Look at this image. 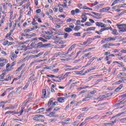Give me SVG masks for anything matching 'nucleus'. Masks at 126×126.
Segmentation results:
<instances>
[{"label": "nucleus", "instance_id": "1", "mask_svg": "<svg viewBox=\"0 0 126 126\" xmlns=\"http://www.w3.org/2000/svg\"><path fill=\"white\" fill-rule=\"evenodd\" d=\"M116 26H117L119 30V33H124L125 32H126V24L119 25H116Z\"/></svg>", "mask_w": 126, "mask_h": 126}, {"label": "nucleus", "instance_id": "2", "mask_svg": "<svg viewBox=\"0 0 126 126\" xmlns=\"http://www.w3.org/2000/svg\"><path fill=\"white\" fill-rule=\"evenodd\" d=\"M44 118V116L41 115H36L33 118L34 121H41L42 122H44V120H42L41 118Z\"/></svg>", "mask_w": 126, "mask_h": 126}, {"label": "nucleus", "instance_id": "3", "mask_svg": "<svg viewBox=\"0 0 126 126\" xmlns=\"http://www.w3.org/2000/svg\"><path fill=\"white\" fill-rule=\"evenodd\" d=\"M88 13H84L81 15V17L82 19V20L81 21L82 23H84V22H86V20H87V16H86L87 15H88Z\"/></svg>", "mask_w": 126, "mask_h": 126}, {"label": "nucleus", "instance_id": "4", "mask_svg": "<svg viewBox=\"0 0 126 126\" xmlns=\"http://www.w3.org/2000/svg\"><path fill=\"white\" fill-rule=\"evenodd\" d=\"M120 39H122L121 36H116L113 37H109V41H116V39L120 40Z\"/></svg>", "mask_w": 126, "mask_h": 126}, {"label": "nucleus", "instance_id": "5", "mask_svg": "<svg viewBox=\"0 0 126 126\" xmlns=\"http://www.w3.org/2000/svg\"><path fill=\"white\" fill-rule=\"evenodd\" d=\"M10 58L11 61H14L16 58H17V55H15L13 52H11L10 54Z\"/></svg>", "mask_w": 126, "mask_h": 126}, {"label": "nucleus", "instance_id": "6", "mask_svg": "<svg viewBox=\"0 0 126 126\" xmlns=\"http://www.w3.org/2000/svg\"><path fill=\"white\" fill-rule=\"evenodd\" d=\"M76 44H73L71 46V47L68 49V51L65 53V55H68L69 54V52H71L73 49L75 47Z\"/></svg>", "mask_w": 126, "mask_h": 126}, {"label": "nucleus", "instance_id": "7", "mask_svg": "<svg viewBox=\"0 0 126 126\" xmlns=\"http://www.w3.org/2000/svg\"><path fill=\"white\" fill-rule=\"evenodd\" d=\"M43 55H44V52H41L36 55H32L33 59H35V58H39V57L43 56Z\"/></svg>", "mask_w": 126, "mask_h": 126}, {"label": "nucleus", "instance_id": "8", "mask_svg": "<svg viewBox=\"0 0 126 126\" xmlns=\"http://www.w3.org/2000/svg\"><path fill=\"white\" fill-rule=\"evenodd\" d=\"M25 66V64H22L20 67H19L16 69V71L20 72V71H21V70H22V68H23V67H24Z\"/></svg>", "mask_w": 126, "mask_h": 126}, {"label": "nucleus", "instance_id": "9", "mask_svg": "<svg viewBox=\"0 0 126 126\" xmlns=\"http://www.w3.org/2000/svg\"><path fill=\"white\" fill-rule=\"evenodd\" d=\"M110 7H104L100 9V12H104V11H108L110 10Z\"/></svg>", "mask_w": 126, "mask_h": 126}, {"label": "nucleus", "instance_id": "10", "mask_svg": "<svg viewBox=\"0 0 126 126\" xmlns=\"http://www.w3.org/2000/svg\"><path fill=\"white\" fill-rule=\"evenodd\" d=\"M63 55H64V53L63 52H59L55 54V57L56 58H59V57H61L62 56H63Z\"/></svg>", "mask_w": 126, "mask_h": 126}, {"label": "nucleus", "instance_id": "11", "mask_svg": "<svg viewBox=\"0 0 126 126\" xmlns=\"http://www.w3.org/2000/svg\"><path fill=\"white\" fill-rule=\"evenodd\" d=\"M7 60L2 59V58H0V62H1L2 63H4V64L5 65V63H7Z\"/></svg>", "mask_w": 126, "mask_h": 126}, {"label": "nucleus", "instance_id": "12", "mask_svg": "<svg viewBox=\"0 0 126 126\" xmlns=\"http://www.w3.org/2000/svg\"><path fill=\"white\" fill-rule=\"evenodd\" d=\"M51 39H53V40H56V41L62 40V38L54 35H51Z\"/></svg>", "mask_w": 126, "mask_h": 126}, {"label": "nucleus", "instance_id": "13", "mask_svg": "<svg viewBox=\"0 0 126 126\" xmlns=\"http://www.w3.org/2000/svg\"><path fill=\"white\" fill-rule=\"evenodd\" d=\"M17 108V105H11V106L7 107L5 108V110H9L10 109H15Z\"/></svg>", "mask_w": 126, "mask_h": 126}, {"label": "nucleus", "instance_id": "14", "mask_svg": "<svg viewBox=\"0 0 126 126\" xmlns=\"http://www.w3.org/2000/svg\"><path fill=\"white\" fill-rule=\"evenodd\" d=\"M42 60H35L31 63L30 64V66L31 67L32 65H33V63H37L38 62H42Z\"/></svg>", "mask_w": 126, "mask_h": 126}, {"label": "nucleus", "instance_id": "15", "mask_svg": "<svg viewBox=\"0 0 126 126\" xmlns=\"http://www.w3.org/2000/svg\"><path fill=\"white\" fill-rule=\"evenodd\" d=\"M46 94H47V92H46V90H42V96L41 98L42 99H45Z\"/></svg>", "mask_w": 126, "mask_h": 126}, {"label": "nucleus", "instance_id": "16", "mask_svg": "<svg viewBox=\"0 0 126 126\" xmlns=\"http://www.w3.org/2000/svg\"><path fill=\"white\" fill-rule=\"evenodd\" d=\"M58 101L59 103H63L64 102V97H58Z\"/></svg>", "mask_w": 126, "mask_h": 126}, {"label": "nucleus", "instance_id": "17", "mask_svg": "<svg viewBox=\"0 0 126 126\" xmlns=\"http://www.w3.org/2000/svg\"><path fill=\"white\" fill-rule=\"evenodd\" d=\"M36 47L38 49H39L40 48H43V47H44V44H43L42 42H39L37 43Z\"/></svg>", "mask_w": 126, "mask_h": 126}, {"label": "nucleus", "instance_id": "18", "mask_svg": "<svg viewBox=\"0 0 126 126\" xmlns=\"http://www.w3.org/2000/svg\"><path fill=\"white\" fill-rule=\"evenodd\" d=\"M55 114H56V112H51L50 114H49V116L50 117H59V115H55Z\"/></svg>", "mask_w": 126, "mask_h": 126}, {"label": "nucleus", "instance_id": "19", "mask_svg": "<svg viewBox=\"0 0 126 126\" xmlns=\"http://www.w3.org/2000/svg\"><path fill=\"white\" fill-rule=\"evenodd\" d=\"M5 76V73H3L1 75H0V81H3L4 79L3 78Z\"/></svg>", "mask_w": 126, "mask_h": 126}, {"label": "nucleus", "instance_id": "20", "mask_svg": "<svg viewBox=\"0 0 126 126\" xmlns=\"http://www.w3.org/2000/svg\"><path fill=\"white\" fill-rule=\"evenodd\" d=\"M64 31L65 32H67V33H69V32H71L72 31V29L69 28H66L64 29Z\"/></svg>", "mask_w": 126, "mask_h": 126}, {"label": "nucleus", "instance_id": "21", "mask_svg": "<svg viewBox=\"0 0 126 126\" xmlns=\"http://www.w3.org/2000/svg\"><path fill=\"white\" fill-rule=\"evenodd\" d=\"M8 80H11V77H10V75H7L6 76V78L3 80V81H8Z\"/></svg>", "mask_w": 126, "mask_h": 126}, {"label": "nucleus", "instance_id": "22", "mask_svg": "<svg viewBox=\"0 0 126 126\" xmlns=\"http://www.w3.org/2000/svg\"><path fill=\"white\" fill-rule=\"evenodd\" d=\"M112 34L113 35H119V33L118 32V31L116 29H114L112 30Z\"/></svg>", "mask_w": 126, "mask_h": 126}, {"label": "nucleus", "instance_id": "23", "mask_svg": "<svg viewBox=\"0 0 126 126\" xmlns=\"http://www.w3.org/2000/svg\"><path fill=\"white\" fill-rule=\"evenodd\" d=\"M80 29H81V27L77 26L75 27L74 30H75V31H79V30H80Z\"/></svg>", "mask_w": 126, "mask_h": 126}, {"label": "nucleus", "instance_id": "24", "mask_svg": "<svg viewBox=\"0 0 126 126\" xmlns=\"http://www.w3.org/2000/svg\"><path fill=\"white\" fill-rule=\"evenodd\" d=\"M95 29H96V28L95 27H90L88 28L86 31H92L95 30Z\"/></svg>", "mask_w": 126, "mask_h": 126}, {"label": "nucleus", "instance_id": "25", "mask_svg": "<svg viewBox=\"0 0 126 126\" xmlns=\"http://www.w3.org/2000/svg\"><path fill=\"white\" fill-rule=\"evenodd\" d=\"M32 58L33 59V55H31L29 57L27 56L24 59V61H28V60H29V59Z\"/></svg>", "mask_w": 126, "mask_h": 126}, {"label": "nucleus", "instance_id": "26", "mask_svg": "<svg viewBox=\"0 0 126 126\" xmlns=\"http://www.w3.org/2000/svg\"><path fill=\"white\" fill-rule=\"evenodd\" d=\"M124 103H126V101L122 100L120 102V103H116L115 104V106H120V105H122V104H124Z\"/></svg>", "mask_w": 126, "mask_h": 126}, {"label": "nucleus", "instance_id": "27", "mask_svg": "<svg viewBox=\"0 0 126 126\" xmlns=\"http://www.w3.org/2000/svg\"><path fill=\"white\" fill-rule=\"evenodd\" d=\"M81 33L80 32H77V33H74L73 34V36H77V37H80L81 35H80Z\"/></svg>", "mask_w": 126, "mask_h": 126}, {"label": "nucleus", "instance_id": "28", "mask_svg": "<svg viewBox=\"0 0 126 126\" xmlns=\"http://www.w3.org/2000/svg\"><path fill=\"white\" fill-rule=\"evenodd\" d=\"M44 38L46 40H51V39L52 38V35L51 36L45 35V36H44Z\"/></svg>", "mask_w": 126, "mask_h": 126}, {"label": "nucleus", "instance_id": "29", "mask_svg": "<svg viewBox=\"0 0 126 126\" xmlns=\"http://www.w3.org/2000/svg\"><path fill=\"white\" fill-rule=\"evenodd\" d=\"M90 98V96L88 95V97H85L84 99L82 100L83 102H86V101H89V98Z\"/></svg>", "mask_w": 126, "mask_h": 126}, {"label": "nucleus", "instance_id": "30", "mask_svg": "<svg viewBox=\"0 0 126 126\" xmlns=\"http://www.w3.org/2000/svg\"><path fill=\"white\" fill-rule=\"evenodd\" d=\"M35 80V75H32V76L30 77V80H32V81H34Z\"/></svg>", "mask_w": 126, "mask_h": 126}, {"label": "nucleus", "instance_id": "31", "mask_svg": "<svg viewBox=\"0 0 126 126\" xmlns=\"http://www.w3.org/2000/svg\"><path fill=\"white\" fill-rule=\"evenodd\" d=\"M92 42V38H89L87 40V43H88V45H90L91 43Z\"/></svg>", "mask_w": 126, "mask_h": 126}, {"label": "nucleus", "instance_id": "32", "mask_svg": "<svg viewBox=\"0 0 126 126\" xmlns=\"http://www.w3.org/2000/svg\"><path fill=\"white\" fill-rule=\"evenodd\" d=\"M45 111V108H41L39 109L37 111V113H42V112H44Z\"/></svg>", "mask_w": 126, "mask_h": 126}, {"label": "nucleus", "instance_id": "33", "mask_svg": "<svg viewBox=\"0 0 126 126\" xmlns=\"http://www.w3.org/2000/svg\"><path fill=\"white\" fill-rule=\"evenodd\" d=\"M95 25L96 26H98V27H102V23L96 22L95 23Z\"/></svg>", "mask_w": 126, "mask_h": 126}, {"label": "nucleus", "instance_id": "34", "mask_svg": "<svg viewBox=\"0 0 126 126\" xmlns=\"http://www.w3.org/2000/svg\"><path fill=\"white\" fill-rule=\"evenodd\" d=\"M121 83H123V81H122V80H120L118 81L117 82H115L114 83V85H117L118 84H121Z\"/></svg>", "mask_w": 126, "mask_h": 126}, {"label": "nucleus", "instance_id": "35", "mask_svg": "<svg viewBox=\"0 0 126 126\" xmlns=\"http://www.w3.org/2000/svg\"><path fill=\"white\" fill-rule=\"evenodd\" d=\"M4 105H5L4 102L2 101L0 102V108L2 107V109H3V108H4Z\"/></svg>", "mask_w": 126, "mask_h": 126}, {"label": "nucleus", "instance_id": "36", "mask_svg": "<svg viewBox=\"0 0 126 126\" xmlns=\"http://www.w3.org/2000/svg\"><path fill=\"white\" fill-rule=\"evenodd\" d=\"M119 1H120V0H115L112 4L111 6L115 5V4H117V3H118V2H119Z\"/></svg>", "mask_w": 126, "mask_h": 126}, {"label": "nucleus", "instance_id": "37", "mask_svg": "<svg viewBox=\"0 0 126 126\" xmlns=\"http://www.w3.org/2000/svg\"><path fill=\"white\" fill-rule=\"evenodd\" d=\"M49 54H50V51H47L46 52H45L43 55V59H44V58H46V56H48Z\"/></svg>", "mask_w": 126, "mask_h": 126}, {"label": "nucleus", "instance_id": "38", "mask_svg": "<svg viewBox=\"0 0 126 126\" xmlns=\"http://www.w3.org/2000/svg\"><path fill=\"white\" fill-rule=\"evenodd\" d=\"M15 64H16V61H14V62L12 63L11 64V67H10V68H11L12 67H13V66L15 65Z\"/></svg>", "mask_w": 126, "mask_h": 126}, {"label": "nucleus", "instance_id": "39", "mask_svg": "<svg viewBox=\"0 0 126 126\" xmlns=\"http://www.w3.org/2000/svg\"><path fill=\"white\" fill-rule=\"evenodd\" d=\"M88 120H94V117H89L88 118H87L85 119V122H86V121H88Z\"/></svg>", "mask_w": 126, "mask_h": 126}, {"label": "nucleus", "instance_id": "40", "mask_svg": "<svg viewBox=\"0 0 126 126\" xmlns=\"http://www.w3.org/2000/svg\"><path fill=\"white\" fill-rule=\"evenodd\" d=\"M117 78H120V79H123L124 77H122V75L120 73L118 75H117Z\"/></svg>", "mask_w": 126, "mask_h": 126}, {"label": "nucleus", "instance_id": "41", "mask_svg": "<svg viewBox=\"0 0 126 126\" xmlns=\"http://www.w3.org/2000/svg\"><path fill=\"white\" fill-rule=\"evenodd\" d=\"M95 78V76L94 75L91 76L87 79V81H89L90 80H91V79H92V78Z\"/></svg>", "mask_w": 126, "mask_h": 126}, {"label": "nucleus", "instance_id": "42", "mask_svg": "<svg viewBox=\"0 0 126 126\" xmlns=\"http://www.w3.org/2000/svg\"><path fill=\"white\" fill-rule=\"evenodd\" d=\"M103 81L102 79H98L97 81L95 82V84H98L99 82H100V81Z\"/></svg>", "mask_w": 126, "mask_h": 126}, {"label": "nucleus", "instance_id": "43", "mask_svg": "<svg viewBox=\"0 0 126 126\" xmlns=\"http://www.w3.org/2000/svg\"><path fill=\"white\" fill-rule=\"evenodd\" d=\"M96 92H97V91L95 90H94V91H91L90 93V94H92V95H94V94H95Z\"/></svg>", "mask_w": 126, "mask_h": 126}, {"label": "nucleus", "instance_id": "44", "mask_svg": "<svg viewBox=\"0 0 126 126\" xmlns=\"http://www.w3.org/2000/svg\"><path fill=\"white\" fill-rule=\"evenodd\" d=\"M39 40H40V41H42V42H47V40L44 39L42 37H39L38 38Z\"/></svg>", "mask_w": 126, "mask_h": 126}, {"label": "nucleus", "instance_id": "45", "mask_svg": "<svg viewBox=\"0 0 126 126\" xmlns=\"http://www.w3.org/2000/svg\"><path fill=\"white\" fill-rule=\"evenodd\" d=\"M85 26H91V23L88 22L85 24Z\"/></svg>", "mask_w": 126, "mask_h": 126}, {"label": "nucleus", "instance_id": "46", "mask_svg": "<svg viewBox=\"0 0 126 126\" xmlns=\"http://www.w3.org/2000/svg\"><path fill=\"white\" fill-rule=\"evenodd\" d=\"M83 9H89V10H93L92 8H88L87 6H84L83 7Z\"/></svg>", "mask_w": 126, "mask_h": 126}, {"label": "nucleus", "instance_id": "47", "mask_svg": "<svg viewBox=\"0 0 126 126\" xmlns=\"http://www.w3.org/2000/svg\"><path fill=\"white\" fill-rule=\"evenodd\" d=\"M68 74H70V72H67L64 75L63 77V79H64V78H65V77H66V76H67V75H68Z\"/></svg>", "mask_w": 126, "mask_h": 126}, {"label": "nucleus", "instance_id": "48", "mask_svg": "<svg viewBox=\"0 0 126 126\" xmlns=\"http://www.w3.org/2000/svg\"><path fill=\"white\" fill-rule=\"evenodd\" d=\"M9 66H11V64L9 63H7L6 66V68L7 70H8V69H9Z\"/></svg>", "mask_w": 126, "mask_h": 126}, {"label": "nucleus", "instance_id": "49", "mask_svg": "<svg viewBox=\"0 0 126 126\" xmlns=\"http://www.w3.org/2000/svg\"><path fill=\"white\" fill-rule=\"evenodd\" d=\"M3 46H6L7 45H8V41L6 40V41H4L3 43Z\"/></svg>", "mask_w": 126, "mask_h": 126}, {"label": "nucleus", "instance_id": "50", "mask_svg": "<svg viewBox=\"0 0 126 126\" xmlns=\"http://www.w3.org/2000/svg\"><path fill=\"white\" fill-rule=\"evenodd\" d=\"M74 55V52H73L70 55H68L67 57L68 58H71V57H72V56H73Z\"/></svg>", "mask_w": 126, "mask_h": 126}, {"label": "nucleus", "instance_id": "51", "mask_svg": "<svg viewBox=\"0 0 126 126\" xmlns=\"http://www.w3.org/2000/svg\"><path fill=\"white\" fill-rule=\"evenodd\" d=\"M38 28V27H37V26H34L33 27V28H31V30H36V29H37Z\"/></svg>", "mask_w": 126, "mask_h": 126}, {"label": "nucleus", "instance_id": "52", "mask_svg": "<svg viewBox=\"0 0 126 126\" xmlns=\"http://www.w3.org/2000/svg\"><path fill=\"white\" fill-rule=\"evenodd\" d=\"M47 34V35H52V34H53V32L52 31H49V32H47L46 33Z\"/></svg>", "mask_w": 126, "mask_h": 126}, {"label": "nucleus", "instance_id": "53", "mask_svg": "<svg viewBox=\"0 0 126 126\" xmlns=\"http://www.w3.org/2000/svg\"><path fill=\"white\" fill-rule=\"evenodd\" d=\"M23 74V72H22L21 73V74L19 76H18L17 77V79H20V78H21V77H22V75Z\"/></svg>", "mask_w": 126, "mask_h": 126}, {"label": "nucleus", "instance_id": "54", "mask_svg": "<svg viewBox=\"0 0 126 126\" xmlns=\"http://www.w3.org/2000/svg\"><path fill=\"white\" fill-rule=\"evenodd\" d=\"M63 35H64V39H66V38H67V36H68V33H64Z\"/></svg>", "mask_w": 126, "mask_h": 126}, {"label": "nucleus", "instance_id": "55", "mask_svg": "<svg viewBox=\"0 0 126 126\" xmlns=\"http://www.w3.org/2000/svg\"><path fill=\"white\" fill-rule=\"evenodd\" d=\"M80 67H81V65H79V66H77L74 67L73 69H78L79 68H80Z\"/></svg>", "mask_w": 126, "mask_h": 126}, {"label": "nucleus", "instance_id": "56", "mask_svg": "<svg viewBox=\"0 0 126 126\" xmlns=\"http://www.w3.org/2000/svg\"><path fill=\"white\" fill-rule=\"evenodd\" d=\"M63 78L60 76V77L58 78V82H61V81H62V80H63Z\"/></svg>", "mask_w": 126, "mask_h": 126}, {"label": "nucleus", "instance_id": "57", "mask_svg": "<svg viewBox=\"0 0 126 126\" xmlns=\"http://www.w3.org/2000/svg\"><path fill=\"white\" fill-rule=\"evenodd\" d=\"M31 31V30L28 29L24 31L25 33H29Z\"/></svg>", "mask_w": 126, "mask_h": 126}, {"label": "nucleus", "instance_id": "58", "mask_svg": "<svg viewBox=\"0 0 126 126\" xmlns=\"http://www.w3.org/2000/svg\"><path fill=\"white\" fill-rule=\"evenodd\" d=\"M93 14H94V15H96V16H100V14L99 13H96V12H93Z\"/></svg>", "mask_w": 126, "mask_h": 126}, {"label": "nucleus", "instance_id": "59", "mask_svg": "<svg viewBox=\"0 0 126 126\" xmlns=\"http://www.w3.org/2000/svg\"><path fill=\"white\" fill-rule=\"evenodd\" d=\"M81 22H80V20H77L76 23V25H80V23Z\"/></svg>", "mask_w": 126, "mask_h": 126}, {"label": "nucleus", "instance_id": "60", "mask_svg": "<svg viewBox=\"0 0 126 126\" xmlns=\"http://www.w3.org/2000/svg\"><path fill=\"white\" fill-rule=\"evenodd\" d=\"M49 46H51V43L43 44V47H49Z\"/></svg>", "mask_w": 126, "mask_h": 126}, {"label": "nucleus", "instance_id": "61", "mask_svg": "<svg viewBox=\"0 0 126 126\" xmlns=\"http://www.w3.org/2000/svg\"><path fill=\"white\" fill-rule=\"evenodd\" d=\"M75 12L76 13H80V10H79V9H76L75 10Z\"/></svg>", "mask_w": 126, "mask_h": 126}, {"label": "nucleus", "instance_id": "62", "mask_svg": "<svg viewBox=\"0 0 126 126\" xmlns=\"http://www.w3.org/2000/svg\"><path fill=\"white\" fill-rule=\"evenodd\" d=\"M121 89H120L119 87L115 90V92H119L120 90H121Z\"/></svg>", "mask_w": 126, "mask_h": 126}, {"label": "nucleus", "instance_id": "63", "mask_svg": "<svg viewBox=\"0 0 126 126\" xmlns=\"http://www.w3.org/2000/svg\"><path fill=\"white\" fill-rule=\"evenodd\" d=\"M70 28H74V25H73V24L71 23L69 25Z\"/></svg>", "mask_w": 126, "mask_h": 126}, {"label": "nucleus", "instance_id": "64", "mask_svg": "<svg viewBox=\"0 0 126 126\" xmlns=\"http://www.w3.org/2000/svg\"><path fill=\"white\" fill-rule=\"evenodd\" d=\"M121 53L122 54H126V50H123L121 51Z\"/></svg>", "mask_w": 126, "mask_h": 126}]
</instances>
